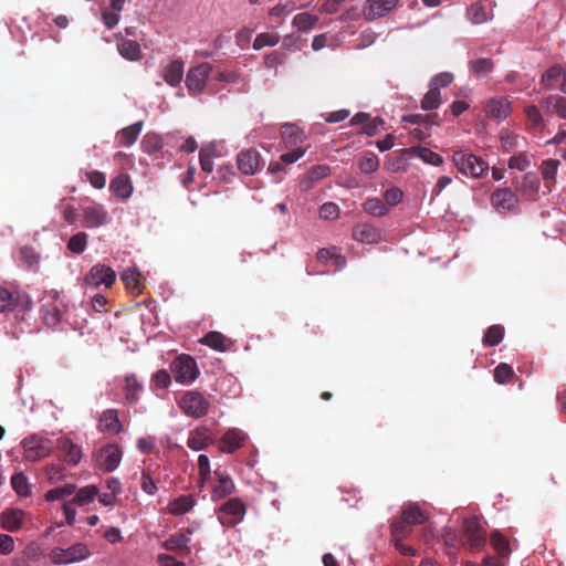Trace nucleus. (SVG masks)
<instances>
[{"label":"nucleus","instance_id":"10","mask_svg":"<svg viewBox=\"0 0 566 566\" xmlns=\"http://www.w3.org/2000/svg\"><path fill=\"white\" fill-rule=\"evenodd\" d=\"M400 0H366L364 17L368 21L382 18L398 9Z\"/></svg>","mask_w":566,"mask_h":566},{"label":"nucleus","instance_id":"38","mask_svg":"<svg viewBox=\"0 0 566 566\" xmlns=\"http://www.w3.org/2000/svg\"><path fill=\"white\" fill-rule=\"evenodd\" d=\"M140 389V385L135 375H128L125 377V384L123 387L125 401L129 405L136 403L138 401V392Z\"/></svg>","mask_w":566,"mask_h":566},{"label":"nucleus","instance_id":"7","mask_svg":"<svg viewBox=\"0 0 566 566\" xmlns=\"http://www.w3.org/2000/svg\"><path fill=\"white\" fill-rule=\"evenodd\" d=\"M115 281V271L104 264H96L92 266L84 277V284L93 289H99L101 286L109 289Z\"/></svg>","mask_w":566,"mask_h":566},{"label":"nucleus","instance_id":"60","mask_svg":"<svg viewBox=\"0 0 566 566\" xmlns=\"http://www.w3.org/2000/svg\"><path fill=\"white\" fill-rule=\"evenodd\" d=\"M513 375V369L510 365L502 363L494 369V379L499 384H505Z\"/></svg>","mask_w":566,"mask_h":566},{"label":"nucleus","instance_id":"21","mask_svg":"<svg viewBox=\"0 0 566 566\" xmlns=\"http://www.w3.org/2000/svg\"><path fill=\"white\" fill-rule=\"evenodd\" d=\"M64 308V304L59 300L45 303L41 308L44 323L51 327L56 326L62 319Z\"/></svg>","mask_w":566,"mask_h":566},{"label":"nucleus","instance_id":"29","mask_svg":"<svg viewBox=\"0 0 566 566\" xmlns=\"http://www.w3.org/2000/svg\"><path fill=\"white\" fill-rule=\"evenodd\" d=\"M319 18L316 14L310 12H301L293 17L292 25L300 32H310L313 30Z\"/></svg>","mask_w":566,"mask_h":566},{"label":"nucleus","instance_id":"35","mask_svg":"<svg viewBox=\"0 0 566 566\" xmlns=\"http://www.w3.org/2000/svg\"><path fill=\"white\" fill-rule=\"evenodd\" d=\"M200 343L214 350L226 352L230 342L219 332H209L200 339Z\"/></svg>","mask_w":566,"mask_h":566},{"label":"nucleus","instance_id":"4","mask_svg":"<svg viewBox=\"0 0 566 566\" xmlns=\"http://www.w3.org/2000/svg\"><path fill=\"white\" fill-rule=\"evenodd\" d=\"M91 552L85 544L77 543L67 548L55 547L50 553V559L55 565H67L88 558Z\"/></svg>","mask_w":566,"mask_h":566},{"label":"nucleus","instance_id":"64","mask_svg":"<svg viewBox=\"0 0 566 566\" xmlns=\"http://www.w3.org/2000/svg\"><path fill=\"white\" fill-rule=\"evenodd\" d=\"M171 377L166 370H159L151 379L153 386L159 389H166L170 385Z\"/></svg>","mask_w":566,"mask_h":566},{"label":"nucleus","instance_id":"26","mask_svg":"<svg viewBox=\"0 0 566 566\" xmlns=\"http://www.w3.org/2000/svg\"><path fill=\"white\" fill-rule=\"evenodd\" d=\"M197 504L192 494H182L172 500L168 505V511L172 515H185L189 513Z\"/></svg>","mask_w":566,"mask_h":566},{"label":"nucleus","instance_id":"19","mask_svg":"<svg viewBox=\"0 0 566 566\" xmlns=\"http://www.w3.org/2000/svg\"><path fill=\"white\" fill-rule=\"evenodd\" d=\"M213 443V438L206 427L191 430L188 436L187 446L193 451H201Z\"/></svg>","mask_w":566,"mask_h":566},{"label":"nucleus","instance_id":"23","mask_svg":"<svg viewBox=\"0 0 566 566\" xmlns=\"http://www.w3.org/2000/svg\"><path fill=\"white\" fill-rule=\"evenodd\" d=\"M184 73L185 63L179 59L168 62L163 67V77L170 86L178 85L182 81Z\"/></svg>","mask_w":566,"mask_h":566},{"label":"nucleus","instance_id":"49","mask_svg":"<svg viewBox=\"0 0 566 566\" xmlns=\"http://www.w3.org/2000/svg\"><path fill=\"white\" fill-rule=\"evenodd\" d=\"M87 238L88 235L85 232L75 233L70 238L67 249L75 254L83 253L87 245Z\"/></svg>","mask_w":566,"mask_h":566},{"label":"nucleus","instance_id":"40","mask_svg":"<svg viewBox=\"0 0 566 566\" xmlns=\"http://www.w3.org/2000/svg\"><path fill=\"white\" fill-rule=\"evenodd\" d=\"M97 494L98 489L95 485H86L77 490L72 502L78 506H84L92 503Z\"/></svg>","mask_w":566,"mask_h":566},{"label":"nucleus","instance_id":"63","mask_svg":"<svg viewBox=\"0 0 566 566\" xmlns=\"http://www.w3.org/2000/svg\"><path fill=\"white\" fill-rule=\"evenodd\" d=\"M559 163L555 159H548L542 164V175L544 179L555 178L558 170Z\"/></svg>","mask_w":566,"mask_h":566},{"label":"nucleus","instance_id":"22","mask_svg":"<svg viewBox=\"0 0 566 566\" xmlns=\"http://www.w3.org/2000/svg\"><path fill=\"white\" fill-rule=\"evenodd\" d=\"M83 217L85 227L98 228L106 223L107 212L104 210L103 206L93 203L83 208Z\"/></svg>","mask_w":566,"mask_h":566},{"label":"nucleus","instance_id":"62","mask_svg":"<svg viewBox=\"0 0 566 566\" xmlns=\"http://www.w3.org/2000/svg\"><path fill=\"white\" fill-rule=\"evenodd\" d=\"M286 59L284 52L273 51L264 57V64L268 69L276 67L280 64H283Z\"/></svg>","mask_w":566,"mask_h":566},{"label":"nucleus","instance_id":"39","mask_svg":"<svg viewBox=\"0 0 566 566\" xmlns=\"http://www.w3.org/2000/svg\"><path fill=\"white\" fill-rule=\"evenodd\" d=\"M566 74V70L560 64L551 66L541 78V82L548 90H553L556 86V82L559 77Z\"/></svg>","mask_w":566,"mask_h":566},{"label":"nucleus","instance_id":"24","mask_svg":"<svg viewBox=\"0 0 566 566\" xmlns=\"http://www.w3.org/2000/svg\"><path fill=\"white\" fill-rule=\"evenodd\" d=\"M217 476V484L211 491V499L219 501L230 495L234 491V482L230 475L214 471Z\"/></svg>","mask_w":566,"mask_h":566},{"label":"nucleus","instance_id":"13","mask_svg":"<svg viewBox=\"0 0 566 566\" xmlns=\"http://www.w3.org/2000/svg\"><path fill=\"white\" fill-rule=\"evenodd\" d=\"M193 534L192 527H186L181 532L171 535L163 543V547L167 551L179 552L182 555H189L191 548L189 546L191 535Z\"/></svg>","mask_w":566,"mask_h":566},{"label":"nucleus","instance_id":"55","mask_svg":"<svg viewBox=\"0 0 566 566\" xmlns=\"http://www.w3.org/2000/svg\"><path fill=\"white\" fill-rule=\"evenodd\" d=\"M522 188L524 191L535 195L539 189V178L535 172H526L523 176Z\"/></svg>","mask_w":566,"mask_h":566},{"label":"nucleus","instance_id":"43","mask_svg":"<svg viewBox=\"0 0 566 566\" xmlns=\"http://www.w3.org/2000/svg\"><path fill=\"white\" fill-rule=\"evenodd\" d=\"M363 209L366 213L374 217H384L388 213L387 206L379 198H370L363 205Z\"/></svg>","mask_w":566,"mask_h":566},{"label":"nucleus","instance_id":"5","mask_svg":"<svg viewBox=\"0 0 566 566\" xmlns=\"http://www.w3.org/2000/svg\"><path fill=\"white\" fill-rule=\"evenodd\" d=\"M23 447V458L27 461H39L48 457L53 448L52 441L50 439L33 434L27 437L21 442Z\"/></svg>","mask_w":566,"mask_h":566},{"label":"nucleus","instance_id":"11","mask_svg":"<svg viewBox=\"0 0 566 566\" xmlns=\"http://www.w3.org/2000/svg\"><path fill=\"white\" fill-rule=\"evenodd\" d=\"M18 306H21L23 310H29L31 306L30 297L27 294L0 287V313L11 312Z\"/></svg>","mask_w":566,"mask_h":566},{"label":"nucleus","instance_id":"46","mask_svg":"<svg viewBox=\"0 0 566 566\" xmlns=\"http://www.w3.org/2000/svg\"><path fill=\"white\" fill-rule=\"evenodd\" d=\"M469 67L476 75H486L493 71L494 63L489 57H480L471 60L469 62Z\"/></svg>","mask_w":566,"mask_h":566},{"label":"nucleus","instance_id":"15","mask_svg":"<svg viewBox=\"0 0 566 566\" xmlns=\"http://www.w3.org/2000/svg\"><path fill=\"white\" fill-rule=\"evenodd\" d=\"M484 112L489 117L504 120L511 114V102L503 96L492 97L486 102Z\"/></svg>","mask_w":566,"mask_h":566},{"label":"nucleus","instance_id":"34","mask_svg":"<svg viewBox=\"0 0 566 566\" xmlns=\"http://www.w3.org/2000/svg\"><path fill=\"white\" fill-rule=\"evenodd\" d=\"M542 105L547 112L555 113L560 118L566 119V97L549 95L543 99Z\"/></svg>","mask_w":566,"mask_h":566},{"label":"nucleus","instance_id":"18","mask_svg":"<svg viewBox=\"0 0 566 566\" xmlns=\"http://www.w3.org/2000/svg\"><path fill=\"white\" fill-rule=\"evenodd\" d=\"M122 452L116 446H107L99 451L97 461L99 467L107 471H114L120 462Z\"/></svg>","mask_w":566,"mask_h":566},{"label":"nucleus","instance_id":"30","mask_svg":"<svg viewBox=\"0 0 566 566\" xmlns=\"http://www.w3.org/2000/svg\"><path fill=\"white\" fill-rule=\"evenodd\" d=\"M117 49L119 54L126 60L137 61L140 59V45L135 40L122 39V41L117 43Z\"/></svg>","mask_w":566,"mask_h":566},{"label":"nucleus","instance_id":"14","mask_svg":"<svg viewBox=\"0 0 566 566\" xmlns=\"http://www.w3.org/2000/svg\"><path fill=\"white\" fill-rule=\"evenodd\" d=\"M463 532L468 538L471 549H479L485 542V535L480 522L475 516L463 520Z\"/></svg>","mask_w":566,"mask_h":566},{"label":"nucleus","instance_id":"52","mask_svg":"<svg viewBox=\"0 0 566 566\" xmlns=\"http://www.w3.org/2000/svg\"><path fill=\"white\" fill-rule=\"evenodd\" d=\"M379 168V159L374 153H367L359 163V169L364 174H373Z\"/></svg>","mask_w":566,"mask_h":566},{"label":"nucleus","instance_id":"27","mask_svg":"<svg viewBox=\"0 0 566 566\" xmlns=\"http://www.w3.org/2000/svg\"><path fill=\"white\" fill-rule=\"evenodd\" d=\"M120 428L122 426L115 409H107L102 413L98 421V429L102 432L116 434L120 431Z\"/></svg>","mask_w":566,"mask_h":566},{"label":"nucleus","instance_id":"58","mask_svg":"<svg viewBox=\"0 0 566 566\" xmlns=\"http://www.w3.org/2000/svg\"><path fill=\"white\" fill-rule=\"evenodd\" d=\"M340 210L335 202H325L319 208V217L324 220H336Z\"/></svg>","mask_w":566,"mask_h":566},{"label":"nucleus","instance_id":"57","mask_svg":"<svg viewBox=\"0 0 566 566\" xmlns=\"http://www.w3.org/2000/svg\"><path fill=\"white\" fill-rule=\"evenodd\" d=\"M531 164L530 156L526 153H518L513 155L509 160V167L511 169H517L520 171L525 170Z\"/></svg>","mask_w":566,"mask_h":566},{"label":"nucleus","instance_id":"9","mask_svg":"<svg viewBox=\"0 0 566 566\" xmlns=\"http://www.w3.org/2000/svg\"><path fill=\"white\" fill-rule=\"evenodd\" d=\"M211 71L212 66L209 63H201L189 69L186 77L188 91L193 95L201 93L206 87Z\"/></svg>","mask_w":566,"mask_h":566},{"label":"nucleus","instance_id":"37","mask_svg":"<svg viewBox=\"0 0 566 566\" xmlns=\"http://www.w3.org/2000/svg\"><path fill=\"white\" fill-rule=\"evenodd\" d=\"M296 9L295 3L291 0L285 2H279L269 11V18L271 21H277L279 25H282L284 19Z\"/></svg>","mask_w":566,"mask_h":566},{"label":"nucleus","instance_id":"56","mask_svg":"<svg viewBox=\"0 0 566 566\" xmlns=\"http://www.w3.org/2000/svg\"><path fill=\"white\" fill-rule=\"evenodd\" d=\"M491 544L501 556H506L511 552L507 541L499 532L491 535Z\"/></svg>","mask_w":566,"mask_h":566},{"label":"nucleus","instance_id":"59","mask_svg":"<svg viewBox=\"0 0 566 566\" xmlns=\"http://www.w3.org/2000/svg\"><path fill=\"white\" fill-rule=\"evenodd\" d=\"M453 74L449 72H442L431 78L429 87L440 91V88L449 86L453 82Z\"/></svg>","mask_w":566,"mask_h":566},{"label":"nucleus","instance_id":"61","mask_svg":"<svg viewBox=\"0 0 566 566\" xmlns=\"http://www.w3.org/2000/svg\"><path fill=\"white\" fill-rule=\"evenodd\" d=\"M525 114L528 122L535 127H544V120L539 109L535 105H530L525 108Z\"/></svg>","mask_w":566,"mask_h":566},{"label":"nucleus","instance_id":"28","mask_svg":"<svg viewBox=\"0 0 566 566\" xmlns=\"http://www.w3.org/2000/svg\"><path fill=\"white\" fill-rule=\"evenodd\" d=\"M120 279L126 287V290L133 295L142 294L140 287V273L137 268H127L122 274Z\"/></svg>","mask_w":566,"mask_h":566},{"label":"nucleus","instance_id":"44","mask_svg":"<svg viewBox=\"0 0 566 566\" xmlns=\"http://www.w3.org/2000/svg\"><path fill=\"white\" fill-rule=\"evenodd\" d=\"M280 42V35L275 32L260 33L253 41L252 48L259 51L265 46H275Z\"/></svg>","mask_w":566,"mask_h":566},{"label":"nucleus","instance_id":"53","mask_svg":"<svg viewBox=\"0 0 566 566\" xmlns=\"http://www.w3.org/2000/svg\"><path fill=\"white\" fill-rule=\"evenodd\" d=\"M411 526V524H407V522H405L402 516L400 520L394 522L391 525V535L394 539H403L410 534Z\"/></svg>","mask_w":566,"mask_h":566},{"label":"nucleus","instance_id":"36","mask_svg":"<svg viewBox=\"0 0 566 566\" xmlns=\"http://www.w3.org/2000/svg\"><path fill=\"white\" fill-rule=\"evenodd\" d=\"M23 512L20 510L6 511L1 515V526L9 531L15 532L22 525Z\"/></svg>","mask_w":566,"mask_h":566},{"label":"nucleus","instance_id":"50","mask_svg":"<svg viewBox=\"0 0 566 566\" xmlns=\"http://www.w3.org/2000/svg\"><path fill=\"white\" fill-rule=\"evenodd\" d=\"M504 336V328L501 325H492L488 328L483 337V344L486 346L499 345Z\"/></svg>","mask_w":566,"mask_h":566},{"label":"nucleus","instance_id":"8","mask_svg":"<svg viewBox=\"0 0 566 566\" xmlns=\"http://www.w3.org/2000/svg\"><path fill=\"white\" fill-rule=\"evenodd\" d=\"M218 520L223 526H234L239 524L245 514V506L240 499H230L219 510Z\"/></svg>","mask_w":566,"mask_h":566},{"label":"nucleus","instance_id":"41","mask_svg":"<svg viewBox=\"0 0 566 566\" xmlns=\"http://www.w3.org/2000/svg\"><path fill=\"white\" fill-rule=\"evenodd\" d=\"M111 189L117 197L125 199L130 196L133 187L130 185L129 178L125 175H120L112 180Z\"/></svg>","mask_w":566,"mask_h":566},{"label":"nucleus","instance_id":"47","mask_svg":"<svg viewBox=\"0 0 566 566\" xmlns=\"http://www.w3.org/2000/svg\"><path fill=\"white\" fill-rule=\"evenodd\" d=\"M441 105V94L439 90L429 87V91L421 99V108L423 111L437 109Z\"/></svg>","mask_w":566,"mask_h":566},{"label":"nucleus","instance_id":"51","mask_svg":"<svg viewBox=\"0 0 566 566\" xmlns=\"http://www.w3.org/2000/svg\"><path fill=\"white\" fill-rule=\"evenodd\" d=\"M501 143L503 145V148L505 151L510 153L514 148L518 147L521 142L524 140V138L520 137L513 132H510L507 129H504L501 132Z\"/></svg>","mask_w":566,"mask_h":566},{"label":"nucleus","instance_id":"48","mask_svg":"<svg viewBox=\"0 0 566 566\" xmlns=\"http://www.w3.org/2000/svg\"><path fill=\"white\" fill-rule=\"evenodd\" d=\"M11 485L13 490L20 495V496H28L31 494L30 484L28 481V478L22 473H15L11 478Z\"/></svg>","mask_w":566,"mask_h":566},{"label":"nucleus","instance_id":"33","mask_svg":"<svg viewBox=\"0 0 566 566\" xmlns=\"http://www.w3.org/2000/svg\"><path fill=\"white\" fill-rule=\"evenodd\" d=\"M407 524L416 525L422 524L427 521V514L416 503H408L401 513Z\"/></svg>","mask_w":566,"mask_h":566},{"label":"nucleus","instance_id":"17","mask_svg":"<svg viewBox=\"0 0 566 566\" xmlns=\"http://www.w3.org/2000/svg\"><path fill=\"white\" fill-rule=\"evenodd\" d=\"M491 202L499 212H509L516 206L517 198L511 189L503 188L492 193Z\"/></svg>","mask_w":566,"mask_h":566},{"label":"nucleus","instance_id":"6","mask_svg":"<svg viewBox=\"0 0 566 566\" xmlns=\"http://www.w3.org/2000/svg\"><path fill=\"white\" fill-rule=\"evenodd\" d=\"M179 407L188 417L201 418L207 415L210 402L202 394L189 390L181 397Z\"/></svg>","mask_w":566,"mask_h":566},{"label":"nucleus","instance_id":"12","mask_svg":"<svg viewBox=\"0 0 566 566\" xmlns=\"http://www.w3.org/2000/svg\"><path fill=\"white\" fill-rule=\"evenodd\" d=\"M238 169L248 176L258 174L262 167L261 156L255 149L241 150L237 156Z\"/></svg>","mask_w":566,"mask_h":566},{"label":"nucleus","instance_id":"20","mask_svg":"<svg viewBox=\"0 0 566 566\" xmlns=\"http://www.w3.org/2000/svg\"><path fill=\"white\" fill-rule=\"evenodd\" d=\"M248 436L240 429L228 430L220 440V450L224 453H232L247 440Z\"/></svg>","mask_w":566,"mask_h":566},{"label":"nucleus","instance_id":"3","mask_svg":"<svg viewBox=\"0 0 566 566\" xmlns=\"http://www.w3.org/2000/svg\"><path fill=\"white\" fill-rule=\"evenodd\" d=\"M171 375L176 382L190 385L199 376L200 371L195 358L189 355H180L170 365Z\"/></svg>","mask_w":566,"mask_h":566},{"label":"nucleus","instance_id":"45","mask_svg":"<svg viewBox=\"0 0 566 566\" xmlns=\"http://www.w3.org/2000/svg\"><path fill=\"white\" fill-rule=\"evenodd\" d=\"M412 151L426 164L432 166H441L443 164V158L427 147L413 148Z\"/></svg>","mask_w":566,"mask_h":566},{"label":"nucleus","instance_id":"42","mask_svg":"<svg viewBox=\"0 0 566 566\" xmlns=\"http://www.w3.org/2000/svg\"><path fill=\"white\" fill-rule=\"evenodd\" d=\"M317 258L327 264L331 263L336 270H342L346 265L345 258L337 254L334 249H321Z\"/></svg>","mask_w":566,"mask_h":566},{"label":"nucleus","instance_id":"54","mask_svg":"<svg viewBox=\"0 0 566 566\" xmlns=\"http://www.w3.org/2000/svg\"><path fill=\"white\" fill-rule=\"evenodd\" d=\"M163 147V138L160 135L149 133L144 137V153H155Z\"/></svg>","mask_w":566,"mask_h":566},{"label":"nucleus","instance_id":"1","mask_svg":"<svg viewBox=\"0 0 566 566\" xmlns=\"http://www.w3.org/2000/svg\"><path fill=\"white\" fill-rule=\"evenodd\" d=\"M281 134L286 148V151L281 155V160L285 164H294L305 154L303 143L305 136L303 132L294 124L286 123L281 127Z\"/></svg>","mask_w":566,"mask_h":566},{"label":"nucleus","instance_id":"16","mask_svg":"<svg viewBox=\"0 0 566 566\" xmlns=\"http://www.w3.org/2000/svg\"><path fill=\"white\" fill-rule=\"evenodd\" d=\"M465 17L473 25H480L492 21L494 12L493 8L488 9L482 1H475L467 8Z\"/></svg>","mask_w":566,"mask_h":566},{"label":"nucleus","instance_id":"31","mask_svg":"<svg viewBox=\"0 0 566 566\" xmlns=\"http://www.w3.org/2000/svg\"><path fill=\"white\" fill-rule=\"evenodd\" d=\"M59 448L64 453V459L67 463L75 465L82 458V450L77 444H74L69 439L59 440Z\"/></svg>","mask_w":566,"mask_h":566},{"label":"nucleus","instance_id":"25","mask_svg":"<svg viewBox=\"0 0 566 566\" xmlns=\"http://www.w3.org/2000/svg\"><path fill=\"white\" fill-rule=\"evenodd\" d=\"M353 237L361 243L373 244L380 240V231L371 224L361 223L354 228Z\"/></svg>","mask_w":566,"mask_h":566},{"label":"nucleus","instance_id":"32","mask_svg":"<svg viewBox=\"0 0 566 566\" xmlns=\"http://www.w3.org/2000/svg\"><path fill=\"white\" fill-rule=\"evenodd\" d=\"M140 129L142 122H136L135 124L125 127L120 132H118L116 136L118 146L128 147L133 145L136 142Z\"/></svg>","mask_w":566,"mask_h":566},{"label":"nucleus","instance_id":"2","mask_svg":"<svg viewBox=\"0 0 566 566\" xmlns=\"http://www.w3.org/2000/svg\"><path fill=\"white\" fill-rule=\"evenodd\" d=\"M452 161L458 170L471 178H481L488 170V164L468 150H457L452 155Z\"/></svg>","mask_w":566,"mask_h":566}]
</instances>
